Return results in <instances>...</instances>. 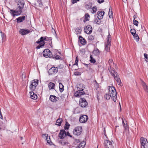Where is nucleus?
<instances>
[{
	"label": "nucleus",
	"mask_w": 148,
	"mask_h": 148,
	"mask_svg": "<svg viewBox=\"0 0 148 148\" xmlns=\"http://www.w3.org/2000/svg\"><path fill=\"white\" fill-rule=\"evenodd\" d=\"M108 90L111 98L115 102L117 98L116 92L114 87L113 86H109Z\"/></svg>",
	"instance_id": "1"
},
{
	"label": "nucleus",
	"mask_w": 148,
	"mask_h": 148,
	"mask_svg": "<svg viewBox=\"0 0 148 148\" xmlns=\"http://www.w3.org/2000/svg\"><path fill=\"white\" fill-rule=\"evenodd\" d=\"M20 8L17 7L16 9L15 10H10V13L11 15L13 17L16 16H18L21 15L23 12L22 10L23 8L20 9Z\"/></svg>",
	"instance_id": "2"
},
{
	"label": "nucleus",
	"mask_w": 148,
	"mask_h": 148,
	"mask_svg": "<svg viewBox=\"0 0 148 148\" xmlns=\"http://www.w3.org/2000/svg\"><path fill=\"white\" fill-rule=\"evenodd\" d=\"M47 37L46 36L45 37H41L36 42L37 44H39V45L36 47V48L39 49L43 47L45 44L44 41L47 40Z\"/></svg>",
	"instance_id": "3"
},
{
	"label": "nucleus",
	"mask_w": 148,
	"mask_h": 148,
	"mask_svg": "<svg viewBox=\"0 0 148 148\" xmlns=\"http://www.w3.org/2000/svg\"><path fill=\"white\" fill-rule=\"evenodd\" d=\"M140 142L141 148H148V142L145 138L143 137L140 138Z\"/></svg>",
	"instance_id": "4"
},
{
	"label": "nucleus",
	"mask_w": 148,
	"mask_h": 148,
	"mask_svg": "<svg viewBox=\"0 0 148 148\" xmlns=\"http://www.w3.org/2000/svg\"><path fill=\"white\" fill-rule=\"evenodd\" d=\"M110 73L114 77V79L116 81L118 85L122 86V83L121 82L120 79L119 78V77L117 73L116 72V71L114 72H112L110 71Z\"/></svg>",
	"instance_id": "5"
},
{
	"label": "nucleus",
	"mask_w": 148,
	"mask_h": 148,
	"mask_svg": "<svg viewBox=\"0 0 148 148\" xmlns=\"http://www.w3.org/2000/svg\"><path fill=\"white\" fill-rule=\"evenodd\" d=\"M107 43L106 45L105 49L106 51L109 52L110 51V47L111 45V36L109 34L107 38Z\"/></svg>",
	"instance_id": "6"
},
{
	"label": "nucleus",
	"mask_w": 148,
	"mask_h": 148,
	"mask_svg": "<svg viewBox=\"0 0 148 148\" xmlns=\"http://www.w3.org/2000/svg\"><path fill=\"white\" fill-rule=\"evenodd\" d=\"M82 130V128L81 126H77L73 130V134L76 136H79L81 134Z\"/></svg>",
	"instance_id": "7"
},
{
	"label": "nucleus",
	"mask_w": 148,
	"mask_h": 148,
	"mask_svg": "<svg viewBox=\"0 0 148 148\" xmlns=\"http://www.w3.org/2000/svg\"><path fill=\"white\" fill-rule=\"evenodd\" d=\"M43 56L47 58H50L53 57L51 51L48 49H46L43 52Z\"/></svg>",
	"instance_id": "8"
},
{
	"label": "nucleus",
	"mask_w": 148,
	"mask_h": 148,
	"mask_svg": "<svg viewBox=\"0 0 148 148\" xmlns=\"http://www.w3.org/2000/svg\"><path fill=\"white\" fill-rule=\"evenodd\" d=\"M105 148H114L112 142L108 140H105L104 143Z\"/></svg>",
	"instance_id": "9"
},
{
	"label": "nucleus",
	"mask_w": 148,
	"mask_h": 148,
	"mask_svg": "<svg viewBox=\"0 0 148 148\" xmlns=\"http://www.w3.org/2000/svg\"><path fill=\"white\" fill-rule=\"evenodd\" d=\"M58 71V69L57 67L53 66L49 70L48 73L49 75H55Z\"/></svg>",
	"instance_id": "10"
},
{
	"label": "nucleus",
	"mask_w": 148,
	"mask_h": 148,
	"mask_svg": "<svg viewBox=\"0 0 148 148\" xmlns=\"http://www.w3.org/2000/svg\"><path fill=\"white\" fill-rule=\"evenodd\" d=\"M79 104L82 107L84 108L88 105V103L84 98H82L80 99Z\"/></svg>",
	"instance_id": "11"
},
{
	"label": "nucleus",
	"mask_w": 148,
	"mask_h": 148,
	"mask_svg": "<svg viewBox=\"0 0 148 148\" xmlns=\"http://www.w3.org/2000/svg\"><path fill=\"white\" fill-rule=\"evenodd\" d=\"M38 80L34 79L32 81V83L30 85V89L33 90H34L36 87L37 86L38 84Z\"/></svg>",
	"instance_id": "12"
},
{
	"label": "nucleus",
	"mask_w": 148,
	"mask_h": 148,
	"mask_svg": "<svg viewBox=\"0 0 148 148\" xmlns=\"http://www.w3.org/2000/svg\"><path fill=\"white\" fill-rule=\"evenodd\" d=\"M108 63L109 66H108V69L109 72L110 73V71H111L112 72H115V70L112 67H111L112 65H113L114 64L113 60L112 59H110L108 61Z\"/></svg>",
	"instance_id": "13"
},
{
	"label": "nucleus",
	"mask_w": 148,
	"mask_h": 148,
	"mask_svg": "<svg viewBox=\"0 0 148 148\" xmlns=\"http://www.w3.org/2000/svg\"><path fill=\"white\" fill-rule=\"evenodd\" d=\"M92 28L90 25H88L84 28V31L85 33L87 34H90L92 32Z\"/></svg>",
	"instance_id": "14"
},
{
	"label": "nucleus",
	"mask_w": 148,
	"mask_h": 148,
	"mask_svg": "<svg viewBox=\"0 0 148 148\" xmlns=\"http://www.w3.org/2000/svg\"><path fill=\"white\" fill-rule=\"evenodd\" d=\"M66 136V132L64 130H61L58 136L61 139H63Z\"/></svg>",
	"instance_id": "15"
},
{
	"label": "nucleus",
	"mask_w": 148,
	"mask_h": 148,
	"mask_svg": "<svg viewBox=\"0 0 148 148\" xmlns=\"http://www.w3.org/2000/svg\"><path fill=\"white\" fill-rule=\"evenodd\" d=\"M88 117L86 115H83L81 116L79 119V121L81 123H85L88 120Z\"/></svg>",
	"instance_id": "16"
},
{
	"label": "nucleus",
	"mask_w": 148,
	"mask_h": 148,
	"mask_svg": "<svg viewBox=\"0 0 148 148\" xmlns=\"http://www.w3.org/2000/svg\"><path fill=\"white\" fill-rule=\"evenodd\" d=\"M25 4V2L24 0H19L18 2L17 7L20 8V9L23 8Z\"/></svg>",
	"instance_id": "17"
},
{
	"label": "nucleus",
	"mask_w": 148,
	"mask_h": 148,
	"mask_svg": "<svg viewBox=\"0 0 148 148\" xmlns=\"http://www.w3.org/2000/svg\"><path fill=\"white\" fill-rule=\"evenodd\" d=\"M59 99L58 97H56L55 95H51L49 97V100L53 102H56Z\"/></svg>",
	"instance_id": "18"
},
{
	"label": "nucleus",
	"mask_w": 148,
	"mask_h": 148,
	"mask_svg": "<svg viewBox=\"0 0 148 148\" xmlns=\"http://www.w3.org/2000/svg\"><path fill=\"white\" fill-rule=\"evenodd\" d=\"M27 17V16L26 15H25V16H23L19 17L16 18V22L17 23H21L24 21Z\"/></svg>",
	"instance_id": "19"
},
{
	"label": "nucleus",
	"mask_w": 148,
	"mask_h": 148,
	"mask_svg": "<svg viewBox=\"0 0 148 148\" xmlns=\"http://www.w3.org/2000/svg\"><path fill=\"white\" fill-rule=\"evenodd\" d=\"M30 32V31L26 29H22L20 30L19 33L21 35H26Z\"/></svg>",
	"instance_id": "20"
},
{
	"label": "nucleus",
	"mask_w": 148,
	"mask_h": 148,
	"mask_svg": "<svg viewBox=\"0 0 148 148\" xmlns=\"http://www.w3.org/2000/svg\"><path fill=\"white\" fill-rule=\"evenodd\" d=\"M85 92L83 91L78 90L76 91L74 93V95L76 97H81L82 95L85 94Z\"/></svg>",
	"instance_id": "21"
},
{
	"label": "nucleus",
	"mask_w": 148,
	"mask_h": 148,
	"mask_svg": "<svg viewBox=\"0 0 148 148\" xmlns=\"http://www.w3.org/2000/svg\"><path fill=\"white\" fill-rule=\"evenodd\" d=\"M104 13L105 12L104 11H101L98 12L97 14V16L99 20H100L103 18Z\"/></svg>",
	"instance_id": "22"
},
{
	"label": "nucleus",
	"mask_w": 148,
	"mask_h": 148,
	"mask_svg": "<svg viewBox=\"0 0 148 148\" xmlns=\"http://www.w3.org/2000/svg\"><path fill=\"white\" fill-rule=\"evenodd\" d=\"M79 40L80 42L82 45H85L86 44V40L81 36H79Z\"/></svg>",
	"instance_id": "23"
},
{
	"label": "nucleus",
	"mask_w": 148,
	"mask_h": 148,
	"mask_svg": "<svg viewBox=\"0 0 148 148\" xmlns=\"http://www.w3.org/2000/svg\"><path fill=\"white\" fill-rule=\"evenodd\" d=\"M77 88L78 90L83 91L85 88L84 85L82 84H80L77 85Z\"/></svg>",
	"instance_id": "24"
},
{
	"label": "nucleus",
	"mask_w": 148,
	"mask_h": 148,
	"mask_svg": "<svg viewBox=\"0 0 148 148\" xmlns=\"http://www.w3.org/2000/svg\"><path fill=\"white\" fill-rule=\"evenodd\" d=\"M30 97L32 99H37V96L36 95L33 91L30 92Z\"/></svg>",
	"instance_id": "25"
},
{
	"label": "nucleus",
	"mask_w": 148,
	"mask_h": 148,
	"mask_svg": "<svg viewBox=\"0 0 148 148\" xmlns=\"http://www.w3.org/2000/svg\"><path fill=\"white\" fill-rule=\"evenodd\" d=\"M142 85L144 90L148 93V86H147L143 81L142 82Z\"/></svg>",
	"instance_id": "26"
},
{
	"label": "nucleus",
	"mask_w": 148,
	"mask_h": 148,
	"mask_svg": "<svg viewBox=\"0 0 148 148\" xmlns=\"http://www.w3.org/2000/svg\"><path fill=\"white\" fill-rule=\"evenodd\" d=\"M84 7L86 9L89 10L91 8L92 6L91 4L90 3H85Z\"/></svg>",
	"instance_id": "27"
},
{
	"label": "nucleus",
	"mask_w": 148,
	"mask_h": 148,
	"mask_svg": "<svg viewBox=\"0 0 148 148\" xmlns=\"http://www.w3.org/2000/svg\"><path fill=\"white\" fill-rule=\"evenodd\" d=\"M55 84L52 82H50L48 85V87L50 90L53 89L54 88Z\"/></svg>",
	"instance_id": "28"
},
{
	"label": "nucleus",
	"mask_w": 148,
	"mask_h": 148,
	"mask_svg": "<svg viewBox=\"0 0 148 148\" xmlns=\"http://www.w3.org/2000/svg\"><path fill=\"white\" fill-rule=\"evenodd\" d=\"M82 31L81 27H77L75 30V31L77 34H81Z\"/></svg>",
	"instance_id": "29"
},
{
	"label": "nucleus",
	"mask_w": 148,
	"mask_h": 148,
	"mask_svg": "<svg viewBox=\"0 0 148 148\" xmlns=\"http://www.w3.org/2000/svg\"><path fill=\"white\" fill-rule=\"evenodd\" d=\"M59 88L60 92H62L64 90V86L61 83H60L59 84Z\"/></svg>",
	"instance_id": "30"
},
{
	"label": "nucleus",
	"mask_w": 148,
	"mask_h": 148,
	"mask_svg": "<svg viewBox=\"0 0 148 148\" xmlns=\"http://www.w3.org/2000/svg\"><path fill=\"white\" fill-rule=\"evenodd\" d=\"M62 119H59L57 120L56 122V125L60 126L61 125V124L62 122Z\"/></svg>",
	"instance_id": "31"
},
{
	"label": "nucleus",
	"mask_w": 148,
	"mask_h": 148,
	"mask_svg": "<svg viewBox=\"0 0 148 148\" xmlns=\"http://www.w3.org/2000/svg\"><path fill=\"white\" fill-rule=\"evenodd\" d=\"M90 17V16L89 14H85V18L84 20V23H85L86 21H89V19L88 18V17Z\"/></svg>",
	"instance_id": "32"
},
{
	"label": "nucleus",
	"mask_w": 148,
	"mask_h": 148,
	"mask_svg": "<svg viewBox=\"0 0 148 148\" xmlns=\"http://www.w3.org/2000/svg\"><path fill=\"white\" fill-rule=\"evenodd\" d=\"M134 39L136 40V41L138 42L139 41V38L138 35L136 33L134 34L133 35Z\"/></svg>",
	"instance_id": "33"
},
{
	"label": "nucleus",
	"mask_w": 148,
	"mask_h": 148,
	"mask_svg": "<svg viewBox=\"0 0 148 148\" xmlns=\"http://www.w3.org/2000/svg\"><path fill=\"white\" fill-rule=\"evenodd\" d=\"M104 97L107 100L109 99L110 97H111V96H110L108 92L105 94Z\"/></svg>",
	"instance_id": "34"
},
{
	"label": "nucleus",
	"mask_w": 148,
	"mask_h": 148,
	"mask_svg": "<svg viewBox=\"0 0 148 148\" xmlns=\"http://www.w3.org/2000/svg\"><path fill=\"white\" fill-rule=\"evenodd\" d=\"M108 15L110 18L112 17L113 13L111 8V7L109 8Z\"/></svg>",
	"instance_id": "35"
},
{
	"label": "nucleus",
	"mask_w": 148,
	"mask_h": 148,
	"mask_svg": "<svg viewBox=\"0 0 148 148\" xmlns=\"http://www.w3.org/2000/svg\"><path fill=\"white\" fill-rule=\"evenodd\" d=\"M85 145V143L84 142H81L79 145L78 147L79 148H83Z\"/></svg>",
	"instance_id": "36"
},
{
	"label": "nucleus",
	"mask_w": 148,
	"mask_h": 148,
	"mask_svg": "<svg viewBox=\"0 0 148 148\" xmlns=\"http://www.w3.org/2000/svg\"><path fill=\"white\" fill-rule=\"evenodd\" d=\"M70 126V124L67 122V121H66L65 123V125L64 126V130H68Z\"/></svg>",
	"instance_id": "37"
},
{
	"label": "nucleus",
	"mask_w": 148,
	"mask_h": 148,
	"mask_svg": "<svg viewBox=\"0 0 148 148\" xmlns=\"http://www.w3.org/2000/svg\"><path fill=\"white\" fill-rule=\"evenodd\" d=\"M90 62L92 63H95L96 62V61L95 59L91 55L90 56Z\"/></svg>",
	"instance_id": "38"
},
{
	"label": "nucleus",
	"mask_w": 148,
	"mask_h": 148,
	"mask_svg": "<svg viewBox=\"0 0 148 148\" xmlns=\"http://www.w3.org/2000/svg\"><path fill=\"white\" fill-rule=\"evenodd\" d=\"M53 58H55L56 59L58 60V59H61V57L59 55H53V57H52Z\"/></svg>",
	"instance_id": "39"
},
{
	"label": "nucleus",
	"mask_w": 148,
	"mask_h": 148,
	"mask_svg": "<svg viewBox=\"0 0 148 148\" xmlns=\"http://www.w3.org/2000/svg\"><path fill=\"white\" fill-rule=\"evenodd\" d=\"M92 10L91 12L93 14L95 13L97 10V8L96 6L93 7L92 8Z\"/></svg>",
	"instance_id": "40"
},
{
	"label": "nucleus",
	"mask_w": 148,
	"mask_h": 148,
	"mask_svg": "<svg viewBox=\"0 0 148 148\" xmlns=\"http://www.w3.org/2000/svg\"><path fill=\"white\" fill-rule=\"evenodd\" d=\"M94 53L97 56L99 55L100 54L99 51L98 49H96L94 51Z\"/></svg>",
	"instance_id": "41"
},
{
	"label": "nucleus",
	"mask_w": 148,
	"mask_h": 148,
	"mask_svg": "<svg viewBox=\"0 0 148 148\" xmlns=\"http://www.w3.org/2000/svg\"><path fill=\"white\" fill-rule=\"evenodd\" d=\"M134 19L133 21V24L135 25L136 26H138V22L137 20H136L135 19V18L134 17Z\"/></svg>",
	"instance_id": "42"
},
{
	"label": "nucleus",
	"mask_w": 148,
	"mask_h": 148,
	"mask_svg": "<svg viewBox=\"0 0 148 148\" xmlns=\"http://www.w3.org/2000/svg\"><path fill=\"white\" fill-rule=\"evenodd\" d=\"M94 21L97 24L99 25L101 23V21L100 20H99L98 18L97 19V18H95V19Z\"/></svg>",
	"instance_id": "43"
},
{
	"label": "nucleus",
	"mask_w": 148,
	"mask_h": 148,
	"mask_svg": "<svg viewBox=\"0 0 148 148\" xmlns=\"http://www.w3.org/2000/svg\"><path fill=\"white\" fill-rule=\"evenodd\" d=\"M37 2L38 4V6L40 7H42V4L41 0H37Z\"/></svg>",
	"instance_id": "44"
},
{
	"label": "nucleus",
	"mask_w": 148,
	"mask_h": 148,
	"mask_svg": "<svg viewBox=\"0 0 148 148\" xmlns=\"http://www.w3.org/2000/svg\"><path fill=\"white\" fill-rule=\"evenodd\" d=\"M79 60V58L78 56H77L75 58V63L73 64V65H77L78 64V62Z\"/></svg>",
	"instance_id": "45"
},
{
	"label": "nucleus",
	"mask_w": 148,
	"mask_h": 148,
	"mask_svg": "<svg viewBox=\"0 0 148 148\" xmlns=\"http://www.w3.org/2000/svg\"><path fill=\"white\" fill-rule=\"evenodd\" d=\"M94 39V36L92 35H90L88 37V39L89 40H92Z\"/></svg>",
	"instance_id": "46"
},
{
	"label": "nucleus",
	"mask_w": 148,
	"mask_h": 148,
	"mask_svg": "<svg viewBox=\"0 0 148 148\" xmlns=\"http://www.w3.org/2000/svg\"><path fill=\"white\" fill-rule=\"evenodd\" d=\"M130 32L133 35L136 33V31L134 29H131L130 30Z\"/></svg>",
	"instance_id": "47"
},
{
	"label": "nucleus",
	"mask_w": 148,
	"mask_h": 148,
	"mask_svg": "<svg viewBox=\"0 0 148 148\" xmlns=\"http://www.w3.org/2000/svg\"><path fill=\"white\" fill-rule=\"evenodd\" d=\"M59 143L62 145H66V142H65L63 140H62L59 141Z\"/></svg>",
	"instance_id": "48"
},
{
	"label": "nucleus",
	"mask_w": 148,
	"mask_h": 148,
	"mask_svg": "<svg viewBox=\"0 0 148 148\" xmlns=\"http://www.w3.org/2000/svg\"><path fill=\"white\" fill-rule=\"evenodd\" d=\"M74 75L76 76H79L81 75V73L78 71H76L74 73Z\"/></svg>",
	"instance_id": "49"
},
{
	"label": "nucleus",
	"mask_w": 148,
	"mask_h": 148,
	"mask_svg": "<svg viewBox=\"0 0 148 148\" xmlns=\"http://www.w3.org/2000/svg\"><path fill=\"white\" fill-rule=\"evenodd\" d=\"M99 84L98 83H95L94 84V86L95 88L96 89H97L99 87Z\"/></svg>",
	"instance_id": "50"
},
{
	"label": "nucleus",
	"mask_w": 148,
	"mask_h": 148,
	"mask_svg": "<svg viewBox=\"0 0 148 148\" xmlns=\"http://www.w3.org/2000/svg\"><path fill=\"white\" fill-rule=\"evenodd\" d=\"M42 138H47V137H48V134H43L42 135Z\"/></svg>",
	"instance_id": "51"
},
{
	"label": "nucleus",
	"mask_w": 148,
	"mask_h": 148,
	"mask_svg": "<svg viewBox=\"0 0 148 148\" xmlns=\"http://www.w3.org/2000/svg\"><path fill=\"white\" fill-rule=\"evenodd\" d=\"M46 139H47V143H48L50 145H51V144H50V142L49 140H50V136H49V138H48V137H47V138H46Z\"/></svg>",
	"instance_id": "52"
},
{
	"label": "nucleus",
	"mask_w": 148,
	"mask_h": 148,
	"mask_svg": "<svg viewBox=\"0 0 148 148\" xmlns=\"http://www.w3.org/2000/svg\"><path fill=\"white\" fill-rule=\"evenodd\" d=\"M79 1V0H71L72 3L73 4H74L75 3H76L77 2V1Z\"/></svg>",
	"instance_id": "53"
},
{
	"label": "nucleus",
	"mask_w": 148,
	"mask_h": 148,
	"mask_svg": "<svg viewBox=\"0 0 148 148\" xmlns=\"http://www.w3.org/2000/svg\"><path fill=\"white\" fill-rule=\"evenodd\" d=\"M51 32L53 34H56V33L55 30L53 28H52L51 29Z\"/></svg>",
	"instance_id": "54"
},
{
	"label": "nucleus",
	"mask_w": 148,
	"mask_h": 148,
	"mask_svg": "<svg viewBox=\"0 0 148 148\" xmlns=\"http://www.w3.org/2000/svg\"><path fill=\"white\" fill-rule=\"evenodd\" d=\"M66 136H68L72 138V136L69 133V132H67L66 133Z\"/></svg>",
	"instance_id": "55"
},
{
	"label": "nucleus",
	"mask_w": 148,
	"mask_h": 148,
	"mask_svg": "<svg viewBox=\"0 0 148 148\" xmlns=\"http://www.w3.org/2000/svg\"><path fill=\"white\" fill-rule=\"evenodd\" d=\"M97 2L99 3H101L104 2V0H97Z\"/></svg>",
	"instance_id": "56"
},
{
	"label": "nucleus",
	"mask_w": 148,
	"mask_h": 148,
	"mask_svg": "<svg viewBox=\"0 0 148 148\" xmlns=\"http://www.w3.org/2000/svg\"><path fill=\"white\" fill-rule=\"evenodd\" d=\"M144 57H145V58L146 59L148 60V55H147V54H146V53H144Z\"/></svg>",
	"instance_id": "57"
},
{
	"label": "nucleus",
	"mask_w": 148,
	"mask_h": 148,
	"mask_svg": "<svg viewBox=\"0 0 148 148\" xmlns=\"http://www.w3.org/2000/svg\"><path fill=\"white\" fill-rule=\"evenodd\" d=\"M75 141L77 143H78L80 142V140L79 139H75Z\"/></svg>",
	"instance_id": "58"
},
{
	"label": "nucleus",
	"mask_w": 148,
	"mask_h": 148,
	"mask_svg": "<svg viewBox=\"0 0 148 148\" xmlns=\"http://www.w3.org/2000/svg\"><path fill=\"white\" fill-rule=\"evenodd\" d=\"M0 118H1V119H3V117L1 114V110H0Z\"/></svg>",
	"instance_id": "59"
},
{
	"label": "nucleus",
	"mask_w": 148,
	"mask_h": 148,
	"mask_svg": "<svg viewBox=\"0 0 148 148\" xmlns=\"http://www.w3.org/2000/svg\"><path fill=\"white\" fill-rule=\"evenodd\" d=\"M94 82H95V83H97V81L96 80H94Z\"/></svg>",
	"instance_id": "60"
},
{
	"label": "nucleus",
	"mask_w": 148,
	"mask_h": 148,
	"mask_svg": "<svg viewBox=\"0 0 148 148\" xmlns=\"http://www.w3.org/2000/svg\"><path fill=\"white\" fill-rule=\"evenodd\" d=\"M58 53H59V54L60 55H61V53L60 52H58Z\"/></svg>",
	"instance_id": "61"
},
{
	"label": "nucleus",
	"mask_w": 148,
	"mask_h": 148,
	"mask_svg": "<svg viewBox=\"0 0 148 148\" xmlns=\"http://www.w3.org/2000/svg\"><path fill=\"white\" fill-rule=\"evenodd\" d=\"M21 140H22L23 139V137H20Z\"/></svg>",
	"instance_id": "62"
},
{
	"label": "nucleus",
	"mask_w": 148,
	"mask_h": 148,
	"mask_svg": "<svg viewBox=\"0 0 148 148\" xmlns=\"http://www.w3.org/2000/svg\"><path fill=\"white\" fill-rule=\"evenodd\" d=\"M0 33H1V34H2V32L1 31V30H0Z\"/></svg>",
	"instance_id": "63"
},
{
	"label": "nucleus",
	"mask_w": 148,
	"mask_h": 148,
	"mask_svg": "<svg viewBox=\"0 0 148 148\" xmlns=\"http://www.w3.org/2000/svg\"><path fill=\"white\" fill-rule=\"evenodd\" d=\"M126 131V128H125V131H124V133H125V131Z\"/></svg>",
	"instance_id": "64"
}]
</instances>
